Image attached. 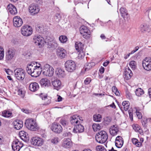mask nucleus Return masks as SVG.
I'll list each match as a JSON object with an SVG mask.
<instances>
[{
	"instance_id": "nucleus-14",
	"label": "nucleus",
	"mask_w": 151,
	"mask_h": 151,
	"mask_svg": "<svg viewBox=\"0 0 151 151\" xmlns=\"http://www.w3.org/2000/svg\"><path fill=\"white\" fill-rule=\"evenodd\" d=\"M29 9L30 13L32 15L37 14L40 10L39 6L35 4H30Z\"/></svg>"
},
{
	"instance_id": "nucleus-1",
	"label": "nucleus",
	"mask_w": 151,
	"mask_h": 151,
	"mask_svg": "<svg viewBox=\"0 0 151 151\" xmlns=\"http://www.w3.org/2000/svg\"><path fill=\"white\" fill-rule=\"evenodd\" d=\"M25 124L26 128L30 130L36 131L39 129L36 121L31 118L27 119Z\"/></svg>"
},
{
	"instance_id": "nucleus-25",
	"label": "nucleus",
	"mask_w": 151,
	"mask_h": 151,
	"mask_svg": "<svg viewBox=\"0 0 151 151\" xmlns=\"http://www.w3.org/2000/svg\"><path fill=\"white\" fill-rule=\"evenodd\" d=\"M119 132V128L116 125L111 126L109 129V132L111 135L114 136Z\"/></svg>"
},
{
	"instance_id": "nucleus-38",
	"label": "nucleus",
	"mask_w": 151,
	"mask_h": 151,
	"mask_svg": "<svg viewBox=\"0 0 151 151\" xmlns=\"http://www.w3.org/2000/svg\"><path fill=\"white\" fill-rule=\"evenodd\" d=\"M68 120L65 118H62L60 120V124L65 127L68 125Z\"/></svg>"
},
{
	"instance_id": "nucleus-26",
	"label": "nucleus",
	"mask_w": 151,
	"mask_h": 151,
	"mask_svg": "<svg viewBox=\"0 0 151 151\" xmlns=\"http://www.w3.org/2000/svg\"><path fill=\"white\" fill-rule=\"evenodd\" d=\"M14 128L17 129H20L23 126V122L20 120H17L14 121L13 123Z\"/></svg>"
},
{
	"instance_id": "nucleus-56",
	"label": "nucleus",
	"mask_w": 151,
	"mask_h": 151,
	"mask_svg": "<svg viewBox=\"0 0 151 151\" xmlns=\"http://www.w3.org/2000/svg\"><path fill=\"white\" fill-rule=\"evenodd\" d=\"M4 70L8 75H10L12 73L11 70L9 69L4 68Z\"/></svg>"
},
{
	"instance_id": "nucleus-11",
	"label": "nucleus",
	"mask_w": 151,
	"mask_h": 151,
	"mask_svg": "<svg viewBox=\"0 0 151 151\" xmlns=\"http://www.w3.org/2000/svg\"><path fill=\"white\" fill-rule=\"evenodd\" d=\"M31 141L32 144L36 146H42L44 142V140L42 139L37 137H32Z\"/></svg>"
},
{
	"instance_id": "nucleus-24",
	"label": "nucleus",
	"mask_w": 151,
	"mask_h": 151,
	"mask_svg": "<svg viewBox=\"0 0 151 151\" xmlns=\"http://www.w3.org/2000/svg\"><path fill=\"white\" fill-rule=\"evenodd\" d=\"M123 143V140L121 137L118 136L116 137L115 140V145L118 148L121 147Z\"/></svg>"
},
{
	"instance_id": "nucleus-46",
	"label": "nucleus",
	"mask_w": 151,
	"mask_h": 151,
	"mask_svg": "<svg viewBox=\"0 0 151 151\" xmlns=\"http://www.w3.org/2000/svg\"><path fill=\"white\" fill-rule=\"evenodd\" d=\"M137 63L134 61H132L129 63V66L133 70L135 69L136 67Z\"/></svg>"
},
{
	"instance_id": "nucleus-53",
	"label": "nucleus",
	"mask_w": 151,
	"mask_h": 151,
	"mask_svg": "<svg viewBox=\"0 0 151 151\" xmlns=\"http://www.w3.org/2000/svg\"><path fill=\"white\" fill-rule=\"evenodd\" d=\"M17 92L18 95L21 96L22 98L24 97V92L22 91L21 89H19L18 90Z\"/></svg>"
},
{
	"instance_id": "nucleus-27",
	"label": "nucleus",
	"mask_w": 151,
	"mask_h": 151,
	"mask_svg": "<svg viewBox=\"0 0 151 151\" xmlns=\"http://www.w3.org/2000/svg\"><path fill=\"white\" fill-rule=\"evenodd\" d=\"M52 83L54 88L57 90L60 89L62 87L61 83L59 80H55L52 82Z\"/></svg>"
},
{
	"instance_id": "nucleus-42",
	"label": "nucleus",
	"mask_w": 151,
	"mask_h": 151,
	"mask_svg": "<svg viewBox=\"0 0 151 151\" xmlns=\"http://www.w3.org/2000/svg\"><path fill=\"white\" fill-rule=\"evenodd\" d=\"M132 141L133 143L137 147H140L142 145L141 142H138V140L136 138H133L132 139Z\"/></svg>"
},
{
	"instance_id": "nucleus-37",
	"label": "nucleus",
	"mask_w": 151,
	"mask_h": 151,
	"mask_svg": "<svg viewBox=\"0 0 151 151\" xmlns=\"http://www.w3.org/2000/svg\"><path fill=\"white\" fill-rule=\"evenodd\" d=\"M102 118L101 115L99 114H95L93 116V120L96 122H100Z\"/></svg>"
},
{
	"instance_id": "nucleus-57",
	"label": "nucleus",
	"mask_w": 151,
	"mask_h": 151,
	"mask_svg": "<svg viewBox=\"0 0 151 151\" xmlns=\"http://www.w3.org/2000/svg\"><path fill=\"white\" fill-rule=\"evenodd\" d=\"M129 115V118L131 121H132L133 120V113L132 112L130 111H128Z\"/></svg>"
},
{
	"instance_id": "nucleus-34",
	"label": "nucleus",
	"mask_w": 151,
	"mask_h": 151,
	"mask_svg": "<svg viewBox=\"0 0 151 151\" xmlns=\"http://www.w3.org/2000/svg\"><path fill=\"white\" fill-rule=\"evenodd\" d=\"M95 65V63L93 62H91L87 63L85 66L83 70L85 71H88L91 69L92 67Z\"/></svg>"
},
{
	"instance_id": "nucleus-43",
	"label": "nucleus",
	"mask_w": 151,
	"mask_h": 151,
	"mask_svg": "<svg viewBox=\"0 0 151 151\" xmlns=\"http://www.w3.org/2000/svg\"><path fill=\"white\" fill-rule=\"evenodd\" d=\"M136 95L138 96H140L144 94V92L142 89L139 88L137 89L135 92Z\"/></svg>"
},
{
	"instance_id": "nucleus-19",
	"label": "nucleus",
	"mask_w": 151,
	"mask_h": 151,
	"mask_svg": "<svg viewBox=\"0 0 151 151\" xmlns=\"http://www.w3.org/2000/svg\"><path fill=\"white\" fill-rule=\"evenodd\" d=\"M82 121L83 119L80 118L79 116L77 115H74L70 117V122L73 125L75 126L76 124L80 123L78 119Z\"/></svg>"
},
{
	"instance_id": "nucleus-9",
	"label": "nucleus",
	"mask_w": 151,
	"mask_h": 151,
	"mask_svg": "<svg viewBox=\"0 0 151 151\" xmlns=\"http://www.w3.org/2000/svg\"><path fill=\"white\" fill-rule=\"evenodd\" d=\"M15 77L19 80H23L25 76L24 71L21 68L17 69L14 71Z\"/></svg>"
},
{
	"instance_id": "nucleus-17",
	"label": "nucleus",
	"mask_w": 151,
	"mask_h": 151,
	"mask_svg": "<svg viewBox=\"0 0 151 151\" xmlns=\"http://www.w3.org/2000/svg\"><path fill=\"white\" fill-rule=\"evenodd\" d=\"M14 26L16 27H21L23 24V21L22 18L19 17L15 16L13 19Z\"/></svg>"
},
{
	"instance_id": "nucleus-64",
	"label": "nucleus",
	"mask_w": 151,
	"mask_h": 151,
	"mask_svg": "<svg viewBox=\"0 0 151 151\" xmlns=\"http://www.w3.org/2000/svg\"><path fill=\"white\" fill-rule=\"evenodd\" d=\"M100 37L102 40H104L106 38L105 35L103 34L101 35Z\"/></svg>"
},
{
	"instance_id": "nucleus-36",
	"label": "nucleus",
	"mask_w": 151,
	"mask_h": 151,
	"mask_svg": "<svg viewBox=\"0 0 151 151\" xmlns=\"http://www.w3.org/2000/svg\"><path fill=\"white\" fill-rule=\"evenodd\" d=\"M140 30L142 32H149L150 29L148 25L146 24H142L140 26Z\"/></svg>"
},
{
	"instance_id": "nucleus-52",
	"label": "nucleus",
	"mask_w": 151,
	"mask_h": 151,
	"mask_svg": "<svg viewBox=\"0 0 151 151\" xmlns=\"http://www.w3.org/2000/svg\"><path fill=\"white\" fill-rule=\"evenodd\" d=\"M59 141V139L58 137H55L53 138L51 140V142L53 144H57Z\"/></svg>"
},
{
	"instance_id": "nucleus-33",
	"label": "nucleus",
	"mask_w": 151,
	"mask_h": 151,
	"mask_svg": "<svg viewBox=\"0 0 151 151\" xmlns=\"http://www.w3.org/2000/svg\"><path fill=\"white\" fill-rule=\"evenodd\" d=\"M19 135L22 139L24 141H26L27 134L24 131H21L19 133Z\"/></svg>"
},
{
	"instance_id": "nucleus-40",
	"label": "nucleus",
	"mask_w": 151,
	"mask_h": 151,
	"mask_svg": "<svg viewBox=\"0 0 151 151\" xmlns=\"http://www.w3.org/2000/svg\"><path fill=\"white\" fill-rule=\"evenodd\" d=\"M59 40L60 42L63 43H65L67 40V37L65 35H61L59 37Z\"/></svg>"
},
{
	"instance_id": "nucleus-30",
	"label": "nucleus",
	"mask_w": 151,
	"mask_h": 151,
	"mask_svg": "<svg viewBox=\"0 0 151 151\" xmlns=\"http://www.w3.org/2000/svg\"><path fill=\"white\" fill-rule=\"evenodd\" d=\"M55 73L60 78L64 77L65 76V71L60 68H57L56 69Z\"/></svg>"
},
{
	"instance_id": "nucleus-63",
	"label": "nucleus",
	"mask_w": 151,
	"mask_h": 151,
	"mask_svg": "<svg viewBox=\"0 0 151 151\" xmlns=\"http://www.w3.org/2000/svg\"><path fill=\"white\" fill-rule=\"evenodd\" d=\"M109 63V61H107L106 62H104L103 63V65L104 66L106 67L108 65Z\"/></svg>"
},
{
	"instance_id": "nucleus-61",
	"label": "nucleus",
	"mask_w": 151,
	"mask_h": 151,
	"mask_svg": "<svg viewBox=\"0 0 151 151\" xmlns=\"http://www.w3.org/2000/svg\"><path fill=\"white\" fill-rule=\"evenodd\" d=\"M99 71L101 73H103L104 71V67H101L99 70Z\"/></svg>"
},
{
	"instance_id": "nucleus-23",
	"label": "nucleus",
	"mask_w": 151,
	"mask_h": 151,
	"mask_svg": "<svg viewBox=\"0 0 151 151\" xmlns=\"http://www.w3.org/2000/svg\"><path fill=\"white\" fill-rule=\"evenodd\" d=\"M84 130L83 126L79 123L76 124L73 129V132L75 133L83 132Z\"/></svg>"
},
{
	"instance_id": "nucleus-48",
	"label": "nucleus",
	"mask_w": 151,
	"mask_h": 151,
	"mask_svg": "<svg viewBox=\"0 0 151 151\" xmlns=\"http://www.w3.org/2000/svg\"><path fill=\"white\" fill-rule=\"evenodd\" d=\"M37 95L42 100H46L47 99V95L44 93H40L37 94Z\"/></svg>"
},
{
	"instance_id": "nucleus-60",
	"label": "nucleus",
	"mask_w": 151,
	"mask_h": 151,
	"mask_svg": "<svg viewBox=\"0 0 151 151\" xmlns=\"http://www.w3.org/2000/svg\"><path fill=\"white\" fill-rule=\"evenodd\" d=\"M45 101V102L44 104L45 105H48L51 103V100L50 99H48L47 98V99Z\"/></svg>"
},
{
	"instance_id": "nucleus-29",
	"label": "nucleus",
	"mask_w": 151,
	"mask_h": 151,
	"mask_svg": "<svg viewBox=\"0 0 151 151\" xmlns=\"http://www.w3.org/2000/svg\"><path fill=\"white\" fill-rule=\"evenodd\" d=\"M7 9L9 12L12 14L15 15L17 12L16 7L12 4H9L8 5Z\"/></svg>"
},
{
	"instance_id": "nucleus-35",
	"label": "nucleus",
	"mask_w": 151,
	"mask_h": 151,
	"mask_svg": "<svg viewBox=\"0 0 151 151\" xmlns=\"http://www.w3.org/2000/svg\"><path fill=\"white\" fill-rule=\"evenodd\" d=\"M120 12L121 16L124 19H125L128 15L127 11L125 8H121L120 9Z\"/></svg>"
},
{
	"instance_id": "nucleus-5",
	"label": "nucleus",
	"mask_w": 151,
	"mask_h": 151,
	"mask_svg": "<svg viewBox=\"0 0 151 151\" xmlns=\"http://www.w3.org/2000/svg\"><path fill=\"white\" fill-rule=\"evenodd\" d=\"M75 47L78 52L79 58H82L85 55L83 45L81 42H78L75 43Z\"/></svg>"
},
{
	"instance_id": "nucleus-44",
	"label": "nucleus",
	"mask_w": 151,
	"mask_h": 151,
	"mask_svg": "<svg viewBox=\"0 0 151 151\" xmlns=\"http://www.w3.org/2000/svg\"><path fill=\"white\" fill-rule=\"evenodd\" d=\"M48 44H51L50 47L54 49L56 48L58 46L57 42L55 40H52L51 43L50 42Z\"/></svg>"
},
{
	"instance_id": "nucleus-47",
	"label": "nucleus",
	"mask_w": 151,
	"mask_h": 151,
	"mask_svg": "<svg viewBox=\"0 0 151 151\" xmlns=\"http://www.w3.org/2000/svg\"><path fill=\"white\" fill-rule=\"evenodd\" d=\"M4 56V50L2 47H0V60L3 59Z\"/></svg>"
},
{
	"instance_id": "nucleus-62",
	"label": "nucleus",
	"mask_w": 151,
	"mask_h": 151,
	"mask_svg": "<svg viewBox=\"0 0 151 151\" xmlns=\"http://www.w3.org/2000/svg\"><path fill=\"white\" fill-rule=\"evenodd\" d=\"M109 106H110V107H111V108H114V109H115L116 108V106L114 104V103L113 102L112 103V104H110L109 105H108V106H107V107H109Z\"/></svg>"
},
{
	"instance_id": "nucleus-51",
	"label": "nucleus",
	"mask_w": 151,
	"mask_h": 151,
	"mask_svg": "<svg viewBox=\"0 0 151 151\" xmlns=\"http://www.w3.org/2000/svg\"><path fill=\"white\" fill-rule=\"evenodd\" d=\"M104 122L106 124H109L111 121V118L109 116H107L104 119Z\"/></svg>"
},
{
	"instance_id": "nucleus-10",
	"label": "nucleus",
	"mask_w": 151,
	"mask_h": 151,
	"mask_svg": "<svg viewBox=\"0 0 151 151\" xmlns=\"http://www.w3.org/2000/svg\"><path fill=\"white\" fill-rule=\"evenodd\" d=\"M142 66L146 70H151V58L147 57L142 62Z\"/></svg>"
},
{
	"instance_id": "nucleus-58",
	"label": "nucleus",
	"mask_w": 151,
	"mask_h": 151,
	"mask_svg": "<svg viewBox=\"0 0 151 151\" xmlns=\"http://www.w3.org/2000/svg\"><path fill=\"white\" fill-rule=\"evenodd\" d=\"M136 115L139 119H141L142 118V116L141 113L138 111H136Z\"/></svg>"
},
{
	"instance_id": "nucleus-21",
	"label": "nucleus",
	"mask_w": 151,
	"mask_h": 151,
	"mask_svg": "<svg viewBox=\"0 0 151 151\" xmlns=\"http://www.w3.org/2000/svg\"><path fill=\"white\" fill-rule=\"evenodd\" d=\"M37 65L33 63H31L28 64L26 68V70L27 73L30 75L34 71L35 68H36Z\"/></svg>"
},
{
	"instance_id": "nucleus-39",
	"label": "nucleus",
	"mask_w": 151,
	"mask_h": 151,
	"mask_svg": "<svg viewBox=\"0 0 151 151\" xmlns=\"http://www.w3.org/2000/svg\"><path fill=\"white\" fill-rule=\"evenodd\" d=\"M122 105L125 111H127L129 106L130 104L129 102L127 101H124L122 103Z\"/></svg>"
},
{
	"instance_id": "nucleus-32",
	"label": "nucleus",
	"mask_w": 151,
	"mask_h": 151,
	"mask_svg": "<svg viewBox=\"0 0 151 151\" xmlns=\"http://www.w3.org/2000/svg\"><path fill=\"white\" fill-rule=\"evenodd\" d=\"M12 113L11 111L7 110H5L1 112L2 116L5 118H10L12 117Z\"/></svg>"
},
{
	"instance_id": "nucleus-12",
	"label": "nucleus",
	"mask_w": 151,
	"mask_h": 151,
	"mask_svg": "<svg viewBox=\"0 0 151 151\" xmlns=\"http://www.w3.org/2000/svg\"><path fill=\"white\" fill-rule=\"evenodd\" d=\"M23 145V144L18 140L17 139L14 140L12 142V147L14 151H19L20 148Z\"/></svg>"
},
{
	"instance_id": "nucleus-45",
	"label": "nucleus",
	"mask_w": 151,
	"mask_h": 151,
	"mask_svg": "<svg viewBox=\"0 0 151 151\" xmlns=\"http://www.w3.org/2000/svg\"><path fill=\"white\" fill-rule=\"evenodd\" d=\"M92 127L94 131L99 130L101 129L100 125L99 124H94L92 126Z\"/></svg>"
},
{
	"instance_id": "nucleus-6",
	"label": "nucleus",
	"mask_w": 151,
	"mask_h": 151,
	"mask_svg": "<svg viewBox=\"0 0 151 151\" xmlns=\"http://www.w3.org/2000/svg\"><path fill=\"white\" fill-rule=\"evenodd\" d=\"M21 32L22 34L24 36L28 37L32 34L33 31L32 27L28 25L23 26L21 28Z\"/></svg>"
},
{
	"instance_id": "nucleus-16",
	"label": "nucleus",
	"mask_w": 151,
	"mask_h": 151,
	"mask_svg": "<svg viewBox=\"0 0 151 151\" xmlns=\"http://www.w3.org/2000/svg\"><path fill=\"white\" fill-rule=\"evenodd\" d=\"M51 128L52 131L56 133H60L62 130L61 126L59 124L55 122L52 124Z\"/></svg>"
},
{
	"instance_id": "nucleus-7",
	"label": "nucleus",
	"mask_w": 151,
	"mask_h": 151,
	"mask_svg": "<svg viewBox=\"0 0 151 151\" xmlns=\"http://www.w3.org/2000/svg\"><path fill=\"white\" fill-rule=\"evenodd\" d=\"M80 31L84 38L88 39L90 37L91 32L87 27L85 26H81L80 28Z\"/></svg>"
},
{
	"instance_id": "nucleus-4",
	"label": "nucleus",
	"mask_w": 151,
	"mask_h": 151,
	"mask_svg": "<svg viewBox=\"0 0 151 151\" xmlns=\"http://www.w3.org/2000/svg\"><path fill=\"white\" fill-rule=\"evenodd\" d=\"M42 71L44 75L51 77L53 75L54 69L51 65L48 64H46L42 68Z\"/></svg>"
},
{
	"instance_id": "nucleus-2",
	"label": "nucleus",
	"mask_w": 151,
	"mask_h": 151,
	"mask_svg": "<svg viewBox=\"0 0 151 151\" xmlns=\"http://www.w3.org/2000/svg\"><path fill=\"white\" fill-rule=\"evenodd\" d=\"M108 136L106 132L104 131H101L96 136V141L100 143L105 142L108 139Z\"/></svg>"
},
{
	"instance_id": "nucleus-18",
	"label": "nucleus",
	"mask_w": 151,
	"mask_h": 151,
	"mask_svg": "<svg viewBox=\"0 0 151 151\" xmlns=\"http://www.w3.org/2000/svg\"><path fill=\"white\" fill-rule=\"evenodd\" d=\"M57 54L58 57L63 58L66 56L67 52L63 48L60 47L57 50Z\"/></svg>"
},
{
	"instance_id": "nucleus-13",
	"label": "nucleus",
	"mask_w": 151,
	"mask_h": 151,
	"mask_svg": "<svg viewBox=\"0 0 151 151\" xmlns=\"http://www.w3.org/2000/svg\"><path fill=\"white\" fill-rule=\"evenodd\" d=\"M15 55V52L12 49H8L6 52L5 61L8 62L12 60Z\"/></svg>"
},
{
	"instance_id": "nucleus-41",
	"label": "nucleus",
	"mask_w": 151,
	"mask_h": 151,
	"mask_svg": "<svg viewBox=\"0 0 151 151\" xmlns=\"http://www.w3.org/2000/svg\"><path fill=\"white\" fill-rule=\"evenodd\" d=\"M133 129L136 131L140 132L141 131L140 127L137 124H134L132 125Z\"/></svg>"
},
{
	"instance_id": "nucleus-8",
	"label": "nucleus",
	"mask_w": 151,
	"mask_h": 151,
	"mask_svg": "<svg viewBox=\"0 0 151 151\" xmlns=\"http://www.w3.org/2000/svg\"><path fill=\"white\" fill-rule=\"evenodd\" d=\"M33 42L36 45L40 47L43 45L44 40L42 37L39 35H35L33 37Z\"/></svg>"
},
{
	"instance_id": "nucleus-28",
	"label": "nucleus",
	"mask_w": 151,
	"mask_h": 151,
	"mask_svg": "<svg viewBox=\"0 0 151 151\" xmlns=\"http://www.w3.org/2000/svg\"><path fill=\"white\" fill-rule=\"evenodd\" d=\"M72 142L70 139H64L63 140L62 146L65 148H70L72 146Z\"/></svg>"
},
{
	"instance_id": "nucleus-3",
	"label": "nucleus",
	"mask_w": 151,
	"mask_h": 151,
	"mask_svg": "<svg viewBox=\"0 0 151 151\" xmlns=\"http://www.w3.org/2000/svg\"><path fill=\"white\" fill-rule=\"evenodd\" d=\"M66 70L68 73H72L74 71L76 68V63L73 61L69 60L67 61L65 63Z\"/></svg>"
},
{
	"instance_id": "nucleus-59",
	"label": "nucleus",
	"mask_w": 151,
	"mask_h": 151,
	"mask_svg": "<svg viewBox=\"0 0 151 151\" xmlns=\"http://www.w3.org/2000/svg\"><path fill=\"white\" fill-rule=\"evenodd\" d=\"M57 101L59 102L61 101H62V99H63V98L62 97L58 95H57Z\"/></svg>"
},
{
	"instance_id": "nucleus-22",
	"label": "nucleus",
	"mask_w": 151,
	"mask_h": 151,
	"mask_svg": "<svg viewBox=\"0 0 151 151\" xmlns=\"http://www.w3.org/2000/svg\"><path fill=\"white\" fill-rule=\"evenodd\" d=\"M29 90L31 91L35 92L39 89V86L38 83L34 82L29 84Z\"/></svg>"
},
{
	"instance_id": "nucleus-50",
	"label": "nucleus",
	"mask_w": 151,
	"mask_h": 151,
	"mask_svg": "<svg viewBox=\"0 0 151 151\" xmlns=\"http://www.w3.org/2000/svg\"><path fill=\"white\" fill-rule=\"evenodd\" d=\"M112 91L115 93L116 95L118 96L119 95L120 93L118 91L117 88L116 86H113L112 87Z\"/></svg>"
},
{
	"instance_id": "nucleus-20",
	"label": "nucleus",
	"mask_w": 151,
	"mask_h": 151,
	"mask_svg": "<svg viewBox=\"0 0 151 151\" xmlns=\"http://www.w3.org/2000/svg\"><path fill=\"white\" fill-rule=\"evenodd\" d=\"M132 75V73L131 70L128 67L126 68L124 73V79L126 80L129 79Z\"/></svg>"
},
{
	"instance_id": "nucleus-55",
	"label": "nucleus",
	"mask_w": 151,
	"mask_h": 151,
	"mask_svg": "<svg viewBox=\"0 0 151 151\" xmlns=\"http://www.w3.org/2000/svg\"><path fill=\"white\" fill-rule=\"evenodd\" d=\"M71 134L69 132L65 133L63 134V136L65 137H71Z\"/></svg>"
},
{
	"instance_id": "nucleus-49",
	"label": "nucleus",
	"mask_w": 151,
	"mask_h": 151,
	"mask_svg": "<svg viewBox=\"0 0 151 151\" xmlns=\"http://www.w3.org/2000/svg\"><path fill=\"white\" fill-rule=\"evenodd\" d=\"M97 151H106V150L104 147L102 145H98L96 148Z\"/></svg>"
},
{
	"instance_id": "nucleus-54",
	"label": "nucleus",
	"mask_w": 151,
	"mask_h": 151,
	"mask_svg": "<svg viewBox=\"0 0 151 151\" xmlns=\"http://www.w3.org/2000/svg\"><path fill=\"white\" fill-rule=\"evenodd\" d=\"M91 81V79L90 78H87L84 81V83L85 84H88Z\"/></svg>"
},
{
	"instance_id": "nucleus-15",
	"label": "nucleus",
	"mask_w": 151,
	"mask_h": 151,
	"mask_svg": "<svg viewBox=\"0 0 151 151\" xmlns=\"http://www.w3.org/2000/svg\"><path fill=\"white\" fill-rule=\"evenodd\" d=\"M33 71L32 73L30 75L32 77H37L41 73L42 71V68L41 65L40 63L37 65V66Z\"/></svg>"
},
{
	"instance_id": "nucleus-31",
	"label": "nucleus",
	"mask_w": 151,
	"mask_h": 151,
	"mask_svg": "<svg viewBox=\"0 0 151 151\" xmlns=\"http://www.w3.org/2000/svg\"><path fill=\"white\" fill-rule=\"evenodd\" d=\"M40 83L43 87H48L50 84V81L46 78H43L41 79L40 81Z\"/></svg>"
}]
</instances>
